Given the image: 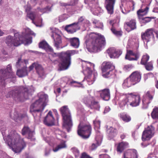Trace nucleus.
I'll return each instance as SVG.
<instances>
[{
	"instance_id": "obj_19",
	"label": "nucleus",
	"mask_w": 158,
	"mask_h": 158,
	"mask_svg": "<svg viewBox=\"0 0 158 158\" xmlns=\"http://www.w3.org/2000/svg\"><path fill=\"white\" fill-rule=\"evenodd\" d=\"M94 94L96 97V94L99 95L101 98L105 101H107L110 99V92L109 89H108L95 91L94 92Z\"/></svg>"
},
{
	"instance_id": "obj_46",
	"label": "nucleus",
	"mask_w": 158,
	"mask_h": 158,
	"mask_svg": "<svg viewBox=\"0 0 158 158\" xmlns=\"http://www.w3.org/2000/svg\"><path fill=\"white\" fill-rule=\"evenodd\" d=\"M126 24L131 28V30H134L136 28V22L135 19L131 20L130 22L126 23Z\"/></svg>"
},
{
	"instance_id": "obj_40",
	"label": "nucleus",
	"mask_w": 158,
	"mask_h": 158,
	"mask_svg": "<svg viewBox=\"0 0 158 158\" xmlns=\"http://www.w3.org/2000/svg\"><path fill=\"white\" fill-rule=\"evenodd\" d=\"M132 85H134V84L129 77L124 80L123 84V86L124 88H127L130 87Z\"/></svg>"
},
{
	"instance_id": "obj_13",
	"label": "nucleus",
	"mask_w": 158,
	"mask_h": 158,
	"mask_svg": "<svg viewBox=\"0 0 158 158\" xmlns=\"http://www.w3.org/2000/svg\"><path fill=\"white\" fill-rule=\"evenodd\" d=\"M141 38L143 41L145 48L148 49L147 43L151 40L154 37L153 34V29L152 28L147 29L144 32L141 33Z\"/></svg>"
},
{
	"instance_id": "obj_29",
	"label": "nucleus",
	"mask_w": 158,
	"mask_h": 158,
	"mask_svg": "<svg viewBox=\"0 0 158 158\" xmlns=\"http://www.w3.org/2000/svg\"><path fill=\"white\" fill-rule=\"evenodd\" d=\"M54 40V45L57 49L60 48V45L62 43L61 36L56 33L54 32L51 36Z\"/></svg>"
},
{
	"instance_id": "obj_34",
	"label": "nucleus",
	"mask_w": 158,
	"mask_h": 158,
	"mask_svg": "<svg viewBox=\"0 0 158 158\" xmlns=\"http://www.w3.org/2000/svg\"><path fill=\"white\" fill-rule=\"evenodd\" d=\"M108 126H107V136L109 139H111L116 136L117 134V129L112 127H110L109 128H107Z\"/></svg>"
},
{
	"instance_id": "obj_50",
	"label": "nucleus",
	"mask_w": 158,
	"mask_h": 158,
	"mask_svg": "<svg viewBox=\"0 0 158 158\" xmlns=\"http://www.w3.org/2000/svg\"><path fill=\"white\" fill-rule=\"evenodd\" d=\"M85 19L84 17L81 16L78 19V21L75 23L81 28L83 24L82 23L84 22Z\"/></svg>"
},
{
	"instance_id": "obj_52",
	"label": "nucleus",
	"mask_w": 158,
	"mask_h": 158,
	"mask_svg": "<svg viewBox=\"0 0 158 158\" xmlns=\"http://www.w3.org/2000/svg\"><path fill=\"white\" fill-rule=\"evenodd\" d=\"M113 33L117 36H121L122 35V32L120 31L116 30L112 25V27L111 29Z\"/></svg>"
},
{
	"instance_id": "obj_35",
	"label": "nucleus",
	"mask_w": 158,
	"mask_h": 158,
	"mask_svg": "<svg viewBox=\"0 0 158 158\" xmlns=\"http://www.w3.org/2000/svg\"><path fill=\"white\" fill-rule=\"evenodd\" d=\"M68 40L70 42V45L75 48H78L80 45L79 39L78 38L73 37L68 39Z\"/></svg>"
},
{
	"instance_id": "obj_3",
	"label": "nucleus",
	"mask_w": 158,
	"mask_h": 158,
	"mask_svg": "<svg viewBox=\"0 0 158 158\" xmlns=\"http://www.w3.org/2000/svg\"><path fill=\"white\" fill-rule=\"evenodd\" d=\"M19 135L14 131L11 132L6 138L4 139L8 145L15 153L20 152L26 146V143L23 139H20Z\"/></svg>"
},
{
	"instance_id": "obj_63",
	"label": "nucleus",
	"mask_w": 158,
	"mask_h": 158,
	"mask_svg": "<svg viewBox=\"0 0 158 158\" xmlns=\"http://www.w3.org/2000/svg\"><path fill=\"white\" fill-rule=\"evenodd\" d=\"M89 155L85 152L83 153L81 155L80 158H90Z\"/></svg>"
},
{
	"instance_id": "obj_64",
	"label": "nucleus",
	"mask_w": 158,
	"mask_h": 158,
	"mask_svg": "<svg viewBox=\"0 0 158 158\" xmlns=\"http://www.w3.org/2000/svg\"><path fill=\"white\" fill-rule=\"evenodd\" d=\"M100 158H110V156L107 154H104L99 155Z\"/></svg>"
},
{
	"instance_id": "obj_12",
	"label": "nucleus",
	"mask_w": 158,
	"mask_h": 158,
	"mask_svg": "<svg viewBox=\"0 0 158 158\" xmlns=\"http://www.w3.org/2000/svg\"><path fill=\"white\" fill-rule=\"evenodd\" d=\"M92 71L91 68L87 65L85 69L83 71V73L84 74L87 75L83 81L87 82L89 85H91L93 84L95 80V79L97 76V73H94L92 74Z\"/></svg>"
},
{
	"instance_id": "obj_6",
	"label": "nucleus",
	"mask_w": 158,
	"mask_h": 158,
	"mask_svg": "<svg viewBox=\"0 0 158 158\" xmlns=\"http://www.w3.org/2000/svg\"><path fill=\"white\" fill-rule=\"evenodd\" d=\"M64 120L63 126L69 132L73 126L70 111L67 106H64L60 109Z\"/></svg>"
},
{
	"instance_id": "obj_14",
	"label": "nucleus",
	"mask_w": 158,
	"mask_h": 158,
	"mask_svg": "<svg viewBox=\"0 0 158 158\" xmlns=\"http://www.w3.org/2000/svg\"><path fill=\"white\" fill-rule=\"evenodd\" d=\"M30 111L32 112L35 121L39 119L40 98L33 103L30 107Z\"/></svg>"
},
{
	"instance_id": "obj_24",
	"label": "nucleus",
	"mask_w": 158,
	"mask_h": 158,
	"mask_svg": "<svg viewBox=\"0 0 158 158\" xmlns=\"http://www.w3.org/2000/svg\"><path fill=\"white\" fill-rule=\"evenodd\" d=\"M79 26L75 22L67 25L65 27V30L69 34H73L80 29Z\"/></svg>"
},
{
	"instance_id": "obj_48",
	"label": "nucleus",
	"mask_w": 158,
	"mask_h": 158,
	"mask_svg": "<svg viewBox=\"0 0 158 158\" xmlns=\"http://www.w3.org/2000/svg\"><path fill=\"white\" fill-rule=\"evenodd\" d=\"M149 56L148 55H146L143 56L140 62L141 64L144 65L148 63V61L149 60Z\"/></svg>"
},
{
	"instance_id": "obj_1",
	"label": "nucleus",
	"mask_w": 158,
	"mask_h": 158,
	"mask_svg": "<svg viewBox=\"0 0 158 158\" xmlns=\"http://www.w3.org/2000/svg\"><path fill=\"white\" fill-rule=\"evenodd\" d=\"M11 33L13 32L14 33V38L11 35L8 36L6 38V43L10 47L13 46H17L23 43L25 45H27L31 44L32 42V38L30 35L35 36V34L29 28L25 30V34L24 35V37H22L18 33H15V30L13 29L10 30Z\"/></svg>"
},
{
	"instance_id": "obj_54",
	"label": "nucleus",
	"mask_w": 158,
	"mask_h": 158,
	"mask_svg": "<svg viewBox=\"0 0 158 158\" xmlns=\"http://www.w3.org/2000/svg\"><path fill=\"white\" fill-rule=\"evenodd\" d=\"M93 23L95 24L96 27L97 28H101L103 27V23L97 20H94L93 21Z\"/></svg>"
},
{
	"instance_id": "obj_60",
	"label": "nucleus",
	"mask_w": 158,
	"mask_h": 158,
	"mask_svg": "<svg viewBox=\"0 0 158 158\" xmlns=\"http://www.w3.org/2000/svg\"><path fill=\"white\" fill-rule=\"evenodd\" d=\"M72 152L75 155V156H78L79 154V151L78 149L75 148H73L71 149Z\"/></svg>"
},
{
	"instance_id": "obj_15",
	"label": "nucleus",
	"mask_w": 158,
	"mask_h": 158,
	"mask_svg": "<svg viewBox=\"0 0 158 158\" xmlns=\"http://www.w3.org/2000/svg\"><path fill=\"white\" fill-rule=\"evenodd\" d=\"M128 98L129 99V106L132 107L138 106L140 102L139 96L134 93H128Z\"/></svg>"
},
{
	"instance_id": "obj_21",
	"label": "nucleus",
	"mask_w": 158,
	"mask_h": 158,
	"mask_svg": "<svg viewBox=\"0 0 158 158\" xmlns=\"http://www.w3.org/2000/svg\"><path fill=\"white\" fill-rule=\"evenodd\" d=\"M40 48L44 50L47 52H50L53 56H56L58 55V54L54 52L53 48L44 40L40 42Z\"/></svg>"
},
{
	"instance_id": "obj_4",
	"label": "nucleus",
	"mask_w": 158,
	"mask_h": 158,
	"mask_svg": "<svg viewBox=\"0 0 158 158\" xmlns=\"http://www.w3.org/2000/svg\"><path fill=\"white\" fill-rule=\"evenodd\" d=\"M8 91L6 95V97H12L17 101H23L24 99H27L31 95L30 90L28 88L22 86L17 88H10Z\"/></svg>"
},
{
	"instance_id": "obj_61",
	"label": "nucleus",
	"mask_w": 158,
	"mask_h": 158,
	"mask_svg": "<svg viewBox=\"0 0 158 158\" xmlns=\"http://www.w3.org/2000/svg\"><path fill=\"white\" fill-rule=\"evenodd\" d=\"M90 22L87 19H85L84 22H83V24H82V27H88L90 25Z\"/></svg>"
},
{
	"instance_id": "obj_17",
	"label": "nucleus",
	"mask_w": 158,
	"mask_h": 158,
	"mask_svg": "<svg viewBox=\"0 0 158 158\" xmlns=\"http://www.w3.org/2000/svg\"><path fill=\"white\" fill-rule=\"evenodd\" d=\"M153 98V95L151 92L148 91L143 95L142 100V108L147 109L148 105L152 101Z\"/></svg>"
},
{
	"instance_id": "obj_59",
	"label": "nucleus",
	"mask_w": 158,
	"mask_h": 158,
	"mask_svg": "<svg viewBox=\"0 0 158 158\" xmlns=\"http://www.w3.org/2000/svg\"><path fill=\"white\" fill-rule=\"evenodd\" d=\"M40 78L43 79L45 77V74L44 73V71L43 70V68L40 66Z\"/></svg>"
},
{
	"instance_id": "obj_8",
	"label": "nucleus",
	"mask_w": 158,
	"mask_h": 158,
	"mask_svg": "<svg viewBox=\"0 0 158 158\" xmlns=\"http://www.w3.org/2000/svg\"><path fill=\"white\" fill-rule=\"evenodd\" d=\"M11 66L8 64L6 69L0 70V83L2 85L5 84V81L8 78H14L15 77V73L12 71Z\"/></svg>"
},
{
	"instance_id": "obj_31",
	"label": "nucleus",
	"mask_w": 158,
	"mask_h": 158,
	"mask_svg": "<svg viewBox=\"0 0 158 158\" xmlns=\"http://www.w3.org/2000/svg\"><path fill=\"white\" fill-rule=\"evenodd\" d=\"M129 77L134 85L139 82L141 78V74L138 71H135L130 75Z\"/></svg>"
},
{
	"instance_id": "obj_38",
	"label": "nucleus",
	"mask_w": 158,
	"mask_h": 158,
	"mask_svg": "<svg viewBox=\"0 0 158 158\" xmlns=\"http://www.w3.org/2000/svg\"><path fill=\"white\" fill-rule=\"evenodd\" d=\"M46 1L48 3L51 4V6H47L43 9H40V12L43 13H48L50 12L51 11L52 7L55 4L52 0H46Z\"/></svg>"
},
{
	"instance_id": "obj_32",
	"label": "nucleus",
	"mask_w": 158,
	"mask_h": 158,
	"mask_svg": "<svg viewBox=\"0 0 158 158\" xmlns=\"http://www.w3.org/2000/svg\"><path fill=\"white\" fill-rule=\"evenodd\" d=\"M67 147L66 141L60 139L57 145L53 147L52 150L54 152H56L62 149L66 148Z\"/></svg>"
},
{
	"instance_id": "obj_58",
	"label": "nucleus",
	"mask_w": 158,
	"mask_h": 158,
	"mask_svg": "<svg viewBox=\"0 0 158 158\" xmlns=\"http://www.w3.org/2000/svg\"><path fill=\"white\" fill-rule=\"evenodd\" d=\"M68 18V16L67 14H64L60 15L59 17V22H62L66 20Z\"/></svg>"
},
{
	"instance_id": "obj_9",
	"label": "nucleus",
	"mask_w": 158,
	"mask_h": 158,
	"mask_svg": "<svg viewBox=\"0 0 158 158\" xmlns=\"http://www.w3.org/2000/svg\"><path fill=\"white\" fill-rule=\"evenodd\" d=\"M91 128L89 123L84 124L80 122L78 127V134L83 138H87L91 133Z\"/></svg>"
},
{
	"instance_id": "obj_62",
	"label": "nucleus",
	"mask_w": 158,
	"mask_h": 158,
	"mask_svg": "<svg viewBox=\"0 0 158 158\" xmlns=\"http://www.w3.org/2000/svg\"><path fill=\"white\" fill-rule=\"evenodd\" d=\"M10 117L12 119H13L14 120L20 118L18 114H17L16 112H15L14 113V116H13L12 115H10Z\"/></svg>"
},
{
	"instance_id": "obj_22",
	"label": "nucleus",
	"mask_w": 158,
	"mask_h": 158,
	"mask_svg": "<svg viewBox=\"0 0 158 158\" xmlns=\"http://www.w3.org/2000/svg\"><path fill=\"white\" fill-rule=\"evenodd\" d=\"M106 52L110 58H115L118 57L122 54V52L120 50L116 49L114 48H110L106 50Z\"/></svg>"
},
{
	"instance_id": "obj_47",
	"label": "nucleus",
	"mask_w": 158,
	"mask_h": 158,
	"mask_svg": "<svg viewBox=\"0 0 158 158\" xmlns=\"http://www.w3.org/2000/svg\"><path fill=\"white\" fill-rule=\"evenodd\" d=\"M151 115L153 119H158V107H155L153 108Z\"/></svg>"
},
{
	"instance_id": "obj_28",
	"label": "nucleus",
	"mask_w": 158,
	"mask_h": 158,
	"mask_svg": "<svg viewBox=\"0 0 158 158\" xmlns=\"http://www.w3.org/2000/svg\"><path fill=\"white\" fill-rule=\"evenodd\" d=\"M115 1V0H106L105 7L108 14H112L113 13Z\"/></svg>"
},
{
	"instance_id": "obj_43",
	"label": "nucleus",
	"mask_w": 158,
	"mask_h": 158,
	"mask_svg": "<svg viewBox=\"0 0 158 158\" xmlns=\"http://www.w3.org/2000/svg\"><path fill=\"white\" fill-rule=\"evenodd\" d=\"M91 11L94 15H99L103 12V10L100 7L97 6L95 8L91 10Z\"/></svg>"
},
{
	"instance_id": "obj_5",
	"label": "nucleus",
	"mask_w": 158,
	"mask_h": 158,
	"mask_svg": "<svg viewBox=\"0 0 158 158\" xmlns=\"http://www.w3.org/2000/svg\"><path fill=\"white\" fill-rule=\"evenodd\" d=\"M78 50H73L61 52L59 55L60 60L59 64V69L64 70L67 69L71 64V56L78 53Z\"/></svg>"
},
{
	"instance_id": "obj_25",
	"label": "nucleus",
	"mask_w": 158,
	"mask_h": 158,
	"mask_svg": "<svg viewBox=\"0 0 158 158\" xmlns=\"http://www.w3.org/2000/svg\"><path fill=\"white\" fill-rule=\"evenodd\" d=\"M139 44V39L138 38L130 39L128 41L127 48H132L137 49L138 48Z\"/></svg>"
},
{
	"instance_id": "obj_27",
	"label": "nucleus",
	"mask_w": 158,
	"mask_h": 158,
	"mask_svg": "<svg viewBox=\"0 0 158 158\" xmlns=\"http://www.w3.org/2000/svg\"><path fill=\"white\" fill-rule=\"evenodd\" d=\"M48 102V96L46 94H40V112L44 110Z\"/></svg>"
},
{
	"instance_id": "obj_18",
	"label": "nucleus",
	"mask_w": 158,
	"mask_h": 158,
	"mask_svg": "<svg viewBox=\"0 0 158 158\" xmlns=\"http://www.w3.org/2000/svg\"><path fill=\"white\" fill-rule=\"evenodd\" d=\"M26 11L27 13V16L31 20L32 23L35 24L36 27L39 26V24H36L34 20H36L38 17V14L35 12H30L31 9V7L30 5H27L25 6Z\"/></svg>"
},
{
	"instance_id": "obj_44",
	"label": "nucleus",
	"mask_w": 158,
	"mask_h": 158,
	"mask_svg": "<svg viewBox=\"0 0 158 158\" xmlns=\"http://www.w3.org/2000/svg\"><path fill=\"white\" fill-rule=\"evenodd\" d=\"M120 118L125 122H128L131 120V117L125 113H122L120 114Z\"/></svg>"
},
{
	"instance_id": "obj_23",
	"label": "nucleus",
	"mask_w": 158,
	"mask_h": 158,
	"mask_svg": "<svg viewBox=\"0 0 158 158\" xmlns=\"http://www.w3.org/2000/svg\"><path fill=\"white\" fill-rule=\"evenodd\" d=\"M102 139V134L99 131L97 132V134L95 137V140L96 143H93L89 147L90 150L92 151L96 149L97 147L100 145L101 143Z\"/></svg>"
},
{
	"instance_id": "obj_11",
	"label": "nucleus",
	"mask_w": 158,
	"mask_h": 158,
	"mask_svg": "<svg viewBox=\"0 0 158 158\" xmlns=\"http://www.w3.org/2000/svg\"><path fill=\"white\" fill-rule=\"evenodd\" d=\"M128 93H123L116 92L115 99L118 102V104L120 108L124 109L126 107L129 106V98H128Z\"/></svg>"
},
{
	"instance_id": "obj_37",
	"label": "nucleus",
	"mask_w": 158,
	"mask_h": 158,
	"mask_svg": "<svg viewBox=\"0 0 158 158\" xmlns=\"http://www.w3.org/2000/svg\"><path fill=\"white\" fill-rule=\"evenodd\" d=\"M94 98V97L90 95L85 96L82 98V101L88 107H89Z\"/></svg>"
},
{
	"instance_id": "obj_26",
	"label": "nucleus",
	"mask_w": 158,
	"mask_h": 158,
	"mask_svg": "<svg viewBox=\"0 0 158 158\" xmlns=\"http://www.w3.org/2000/svg\"><path fill=\"white\" fill-rule=\"evenodd\" d=\"M139 55L138 52H134L132 50H127V53L125 58L129 60H137L139 57Z\"/></svg>"
},
{
	"instance_id": "obj_55",
	"label": "nucleus",
	"mask_w": 158,
	"mask_h": 158,
	"mask_svg": "<svg viewBox=\"0 0 158 158\" xmlns=\"http://www.w3.org/2000/svg\"><path fill=\"white\" fill-rule=\"evenodd\" d=\"M134 67V66L132 64H128L124 65L123 69L126 72L130 71Z\"/></svg>"
},
{
	"instance_id": "obj_36",
	"label": "nucleus",
	"mask_w": 158,
	"mask_h": 158,
	"mask_svg": "<svg viewBox=\"0 0 158 158\" xmlns=\"http://www.w3.org/2000/svg\"><path fill=\"white\" fill-rule=\"evenodd\" d=\"M149 8L148 6L143 7L142 6L140 9L137 11V14L139 17L146 15L148 14Z\"/></svg>"
},
{
	"instance_id": "obj_7",
	"label": "nucleus",
	"mask_w": 158,
	"mask_h": 158,
	"mask_svg": "<svg viewBox=\"0 0 158 158\" xmlns=\"http://www.w3.org/2000/svg\"><path fill=\"white\" fill-rule=\"evenodd\" d=\"M102 76L105 78L114 77L116 73L115 66L110 62H104L103 64L102 68Z\"/></svg>"
},
{
	"instance_id": "obj_39",
	"label": "nucleus",
	"mask_w": 158,
	"mask_h": 158,
	"mask_svg": "<svg viewBox=\"0 0 158 158\" xmlns=\"http://www.w3.org/2000/svg\"><path fill=\"white\" fill-rule=\"evenodd\" d=\"M128 145V143L126 142H122L119 143L117 148V152L120 153L122 152L124 149L127 147Z\"/></svg>"
},
{
	"instance_id": "obj_53",
	"label": "nucleus",
	"mask_w": 158,
	"mask_h": 158,
	"mask_svg": "<svg viewBox=\"0 0 158 158\" xmlns=\"http://www.w3.org/2000/svg\"><path fill=\"white\" fill-rule=\"evenodd\" d=\"M126 2H121V5L120 6V8L122 12L124 14H126L128 13L129 12V10H126L124 7V6L125 5Z\"/></svg>"
},
{
	"instance_id": "obj_57",
	"label": "nucleus",
	"mask_w": 158,
	"mask_h": 158,
	"mask_svg": "<svg viewBox=\"0 0 158 158\" xmlns=\"http://www.w3.org/2000/svg\"><path fill=\"white\" fill-rule=\"evenodd\" d=\"M70 83L72 86L74 87H84L82 84H81L80 83H78L74 81H71Z\"/></svg>"
},
{
	"instance_id": "obj_45",
	"label": "nucleus",
	"mask_w": 158,
	"mask_h": 158,
	"mask_svg": "<svg viewBox=\"0 0 158 158\" xmlns=\"http://www.w3.org/2000/svg\"><path fill=\"white\" fill-rule=\"evenodd\" d=\"M35 67L37 73L39 74L40 73V64L38 63H34L29 67V71L31 70Z\"/></svg>"
},
{
	"instance_id": "obj_56",
	"label": "nucleus",
	"mask_w": 158,
	"mask_h": 158,
	"mask_svg": "<svg viewBox=\"0 0 158 158\" xmlns=\"http://www.w3.org/2000/svg\"><path fill=\"white\" fill-rule=\"evenodd\" d=\"M77 0H72L71 3L69 4H68L67 3L61 2H60L59 3L60 5L62 6H66L69 5L73 6L75 5L77 3Z\"/></svg>"
},
{
	"instance_id": "obj_16",
	"label": "nucleus",
	"mask_w": 158,
	"mask_h": 158,
	"mask_svg": "<svg viewBox=\"0 0 158 158\" xmlns=\"http://www.w3.org/2000/svg\"><path fill=\"white\" fill-rule=\"evenodd\" d=\"M155 128L152 125L148 126L143 131L142 139L143 141L149 140L154 134Z\"/></svg>"
},
{
	"instance_id": "obj_42",
	"label": "nucleus",
	"mask_w": 158,
	"mask_h": 158,
	"mask_svg": "<svg viewBox=\"0 0 158 158\" xmlns=\"http://www.w3.org/2000/svg\"><path fill=\"white\" fill-rule=\"evenodd\" d=\"M91 109H94L97 110L100 109V106L99 102L95 101V99L89 107Z\"/></svg>"
},
{
	"instance_id": "obj_33",
	"label": "nucleus",
	"mask_w": 158,
	"mask_h": 158,
	"mask_svg": "<svg viewBox=\"0 0 158 158\" xmlns=\"http://www.w3.org/2000/svg\"><path fill=\"white\" fill-rule=\"evenodd\" d=\"M124 158H138L137 151L134 149H129L123 155Z\"/></svg>"
},
{
	"instance_id": "obj_51",
	"label": "nucleus",
	"mask_w": 158,
	"mask_h": 158,
	"mask_svg": "<svg viewBox=\"0 0 158 158\" xmlns=\"http://www.w3.org/2000/svg\"><path fill=\"white\" fill-rule=\"evenodd\" d=\"M93 123L94 125L95 129L96 130V129L98 130V129L100 128V121L99 120L96 119L94 121ZM98 131H99L98 130L96 131V133H97V132ZM99 132L100 131H99ZM99 132L100 133V132Z\"/></svg>"
},
{
	"instance_id": "obj_30",
	"label": "nucleus",
	"mask_w": 158,
	"mask_h": 158,
	"mask_svg": "<svg viewBox=\"0 0 158 158\" xmlns=\"http://www.w3.org/2000/svg\"><path fill=\"white\" fill-rule=\"evenodd\" d=\"M23 135H28L27 138L30 139L31 141H34L35 139L33 136L34 132L27 127H24L22 130Z\"/></svg>"
},
{
	"instance_id": "obj_2",
	"label": "nucleus",
	"mask_w": 158,
	"mask_h": 158,
	"mask_svg": "<svg viewBox=\"0 0 158 158\" xmlns=\"http://www.w3.org/2000/svg\"><path fill=\"white\" fill-rule=\"evenodd\" d=\"M88 36L89 38L88 40L85 38V43L86 45L87 49L90 52H93L92 50L94 52L100 51L106 44L105 38L100 34L93 33Z\"/></svg>"
},
{
	"instance_id": "obj_41",
	"label": "nucleus",
	"mask_w": 158,
	"mask_h": 158,
	"mask_svg": "<svg viewBox=\"0 0 158 158\" xmlns=\"http://www.w3.org/2000/svg\"><path fill=\"white\" fill-rule=\"evenodd\" d=\"M156 18L154 17H147L145 18H142L140 19V22L141 25H145L151 21L152 19H155Z\"/></svg>"
},
{
	"instance_id": "obj_49",
	"label": "nucleus",
	"mask_w": 158,
	"mask_h": 158,
	"mask_svg": "<svg viewBox=\"0 0 158 158\" xmlns=\"http://www.w3.org/2000/svg\"><path fill=\"white\" fill-rule=\"evenodd\" d=\"M144 65H145V69L147 70L151 71L153 69V63L152 61L147 63Z\"/></svg>"
},
{
	"instance_id": "obj_10",
	"label": "nucleus",
	"mask_w": 158,
	"mask_h": 158,
	"mask_svg": "<svg viewBox=\"0 0 158 158\" xmlns=\"http://www.w3.org/2000/svg\"><path fill=\"white\" fill-rule=\"evenodd\" d=\"M28 62L27 60H18L16 66L18 69L21 68L20 69H18L16 72V74L19 77H23L27 75L28 72L26 66Z\"/></svg>"
},
{
	"instance_id": "obj_20",
	"label": "nucleus",
	"mask_w": 158,
	"mask_h": 158,
	"mask_svg": "<svg viewBox=\"0 0 158 158\" xmlns=\"http://www.w3.org/2000/svg\"><path fill=\"white\" fill-rule=\"evenodd\" d=\"M55 119L52 114V112L49 111L44 118L43 122L46 125L50 127L55 125Z\"/></svg>"
}]
</instances>
